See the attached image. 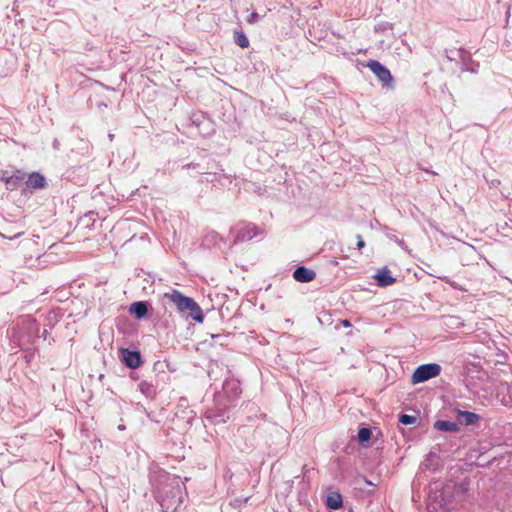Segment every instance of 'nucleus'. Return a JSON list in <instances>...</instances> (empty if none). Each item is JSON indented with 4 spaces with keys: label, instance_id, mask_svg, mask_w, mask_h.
<instances>
[{
    "label": "nucleus",
    "instance_id": "1",
    "mask_svg": "<svg viewBox=\"0 0 512 512\" xmlns=\"http://www.w3.org/2000/svg\"><path fill=\"white\" fill-rule=\"evenodd\" d=\"M164 297L169 299V301L176 306L179 312L188 313V315L198 323L203 322V311L194 299L183 295L178 290H172L171 293H165Z\"/></svg>",
    "mask_w": 512,
    "mask_h": 512
},
{
    "label": "nucleus",
    "instance_id": "2",
    "mask_svg": "<svg viewBox=\"0 0 512 512\" xmlns=\"http://www.w3.org/2000/svg\"><path fill=\"white\" fill-rule=\"evenodd\" d=\"M440 372L441 366L437 363L422 364L414 371L411 381L413 384L423 383L438 376Z\"/></svg>",
    "mask_w": 512,
    "mask_h": 512
},
{
    "label": "nucleus",
    "instance_id": "3",
    "mask_svg": "<svg viewBox=\"0 0 512 512\" xmlns=\"http://www.w3.org/2000/svg\"><path fill=\"white\" fill-rule=\"evenodd\" d=\"M232 233L234 234L233 243L236 244L238 242L249 241L260 232L255 224L242 222L236 225Z\"/></svg>",
    "mask_w": 512,
    "mask_h": 512
},
{
    "label": "nucleus",
    "instance_id": "4",
    "mask_svg": "<svg viewBox=\"0 0 512 512\" xmlns=\"http://www.w3.org/2000/svg\"><path fill=\"white\" fill-rule=\"evenodd\" d=\"M437 506L443 509H449V500L445 497L444 492L441 491V485L435 483L429 490L428 509L432 508V510L435 511Z\"/></svg>",
    "mask_w": 512,
    "mask_h": 512
},
{
    "label": "nucleus",
    "instance_id": "5",
    "mask_svg": "<svg viewBox=\"0 0 512 512\" xmlns=\"http://www.w3.org/2000/svg\"><path fill=\"white\" fill-rule=\"evenodd\" d=\"M382 83L383 87H391L393 77L390 71L377 60H369L366 65Z\"/></svg>",
    "mask_w": 512,
    "mask_h": 512
},
{
    "label": "nucleus",
    "instance_id": "6",
    "mask_svg": "<svg viewBox=\"0 0 512 512\" xmlns=\"http://www.w3.org/2000/svg\"><path fill=\"white\" fill-rule=\"evenodd\" d=\"M122 362L131 369H136L141 365V355L138 351H132L122 348L119 351Z\"/></svg>",
    "mask_w": 512,
    "mask_h": 512
},
{
    "label": "nucleus",
    "instance_id": "7",
    "mask_svg": "<svg viewBox=\"0 0 512 512\" xmlns=\"http://www.w3.org/2000/svg\"><path fill=\"white\" fill-rule=\"evenodd\" d=\"M293 277L298 282L308 283L316 278V272L305 266H298L293 272Z\"/></svg>",
    "mask_w": 512,
    "mask_h": 512
},
{
    "label": "nucleus",
    "instance_id": "8",
    "mask_svg": "<svg viewBox=\"0 0 512 512\" xmlns=\"http://www.w3.org/2000/svg\"><path fill=\"white\" fill-rule=\"evenodd\" d=\"M25 184L29 189H42L47 185L45 177L38 172L31 173Z\"/></svg>",
    "mask_w": 512,
    "mask_h": 512
},
{
    "label": "nucleus",
    "instance_id": "9",
    "mask_svg": "<svg viewBox=\"0 0 512 512\" xmlns=\"http://www.w3.org/2000/svg\"><path fill=\"white\" fill-rule=\"evenodd\" d=\"M375 279L377 280V284L380 287H386L392 285L396 282V278H394L388 269H382L375 275Z\"/></svg>",
    "mask_w": 512,
    "mask_h": 512
},
{
    "label": "nucleus",
    "instance_id": "10",
    "mask_svg": "<svg viewBox=\"0 0 512 512\" xmlns=\"http://www.w3.org/2000/svg\"><path fill=\"white\" fill-rule=\"evenodd\" d=\"M23 180L24 174L17 170L11 177H9V179L6 180L5 187L7 190L14 191L20 186Z\"/></svg>",
    "mask_w": 512,
    "mask_h": 512
},
{
    "label": "nucleus",
    "instance_id": "11",
    "mask_svg": "<svg viewBox=\"0 0 512 512\" xmlns=\"http://www.w3.org/2000/svg\"><path fill=\"white\" fill-rule=\"evenodd\" d=\"M131 314H134L136 318L141 319L148 313V303L147 302H135L131 304L129 309Z\"/></svg>",
    "mask_w": 512,
    "mask_h": 512
},
{
    "label": "nucleus",
    "instance_id": "12",
    "mask_svg": "<svg viewBox=\"0 0 512 512\" xmlns=\"http://www.w3.org/2000/svg\"><path fill=\"white\" fill-rule=\"evenodd\" d=\"M459 418L465 425H474L480 420V416L470 411H459Z\"/></svg>",
    "mask_w": 512,
    "mask_h": 512
},
{
    "label": "nucleus",
    "instance_id": "13",
    "mask_svg": "<svg viewBox=\"0 0 512 512\" xmlns=\"http://www.w3.org/2000/svg\"><path fill=\"white\" fill-rule=\"evenodd\" d=\"M435 429L445 432H454L458 430L457 423L453 421L438 420L434 424Z\"/></svg>",
    "mask_w": 512,
    "mask_h": 512
},
{
    "label": "nucleus",
    "instance_id": "14",
    "mask_svg": "<svg viewBox=\"0 0 512 512\" xmlns=\"http://www.w3.org/2000/svg\"><path fill=\"white\" fill-rule=\"evenodd\" d=\"M138 388L140 392L148 398H153L156 395V388L150 382L141 381Z\"/></svg>",
    "mask_w": 512,
    "mask_h": 512
},
{
    "label": "nucleus",
    "instance_id": "15",
    "mask_svg": "<svg viewBox=\"0 0 512 512\" xmlns=\"http://www.w3.org/2000/svg\"><path fill=\"white\" fill-rule=\"evenodd\" d=\"M326 504L330 509H339L342 506V496L339 493H331L327 497Z\"/></svg>",
    "mask_w": 512,
    "mask_h": 512
},
{
    "label": "nucleus",
    "instance_id": "16",
    "mask_svg": "<svg viewBox=\"0 0 512 512\" xmlns=\"http://www.w3.org/2000/svg\"><path fill=\"white\" fill-rule=\"evenodd\" d=\"M234 41L241 48H247L249 46V40L242 30H236L234 32Z\"/></svg>",
    "mask_w": 512,
    "mask_h": 512
},
{
    "label": "nucleus",
    "instance_id": "17",
    "mask_svg": "<svg viewBox=\"0 0 512 512\" xmlns=\"http://www.w3.org/2000/svg\"><path fill=\"white\" fill-rule=\"evenodd\" d=\"M399 422L404 425H412L417 422V417L408 414H401Z\"/></svg>",
    "mask_w": 512,
    "mask_h": 512
},
{
    "label": "nucleus",
    "instance_id": "18",
    "mask_svg": "<svg viewBox=\"0 0 512 512\" xmlns=\"http://www.w3.org/2000/svg\"><path fill=\"white\" fill-rule=\"evenodd\" d=\"M371 438V431L368 428H361L358 432V439L361 443L368 442Z\"/></svg>",
    "mask_w": 512,
    "mask_h": 512
},
{
    "label": "nucleus",
    "instance_id": "19",
    "mask_svg": "<svg viewBox=\"0 0 512 512\" xmlns=\"http://www.w3.org/2000/svg\"><path fill=\"white\" fill-rule=\"evenodd\" d=\"M441 280L445 281L446 283H448L452 288L454 289H458V290H464L457 282L455 281H452L451 279H449L448 277H439Z\"/></svg>",
    "mask_w": 512,
    "mask_h": 512
},
{
    "label": "nucleus",
    "instance_id": "20",
    "mask_svg": "<svg viewBox=\"0 0 512 512\" xmlns=\"http://www.w3.org/2000/svg\"><path fill=\"white\" fill-rule=\"evenodd\" d=\"M259 19V15L257 12H252L250 16L247 18V22L250 24L255 23Z\"/></svg>",
    "mask_w": 512,
    "mask_h": 512
},
{
    "label": "nucleus",
    "instance_id": "21",
    "mask_svg": "<svg viewBox=\"0 0 512 512\" xmlns=\"http://www.w3.org/2000/svg\"><path fill=\"white\" fill-rule=\"evenodd\" d=\"M356 238H357V244H356L357 248L359 250L364 248L365 247V242H364L363 238L361 237V235L357 234Z\"/></svg>",
    "mask_w": 512,
    "mask_h": 512
},
{
    "label": "nucleus",
    "instance_id": "22",
    "mask_svg": "<svg viewBox=\"0 0 512 512\" xmlns=\"http://www.w3.org/2000/svg\"><path fill=\"white\" fill-rule=\"evenodd\" d=\"M11 176L12 174H10L8 171H3L1 174V180L6 184V180Z\"/></svg>",
    "mask_w": 512,
    "mask_h": 512
},
{
    "label": "nucleus",
    "instance_id": "23",
    "mask_svg": "<svg viewBox=\"0 0 512 512\" xmlns=\"http://www.w3.org/2000/svg\"><path fill=\"white\" fill-rule=\"evenodd\" d=\"M341 324H342L344 327H350V326H351L350 321H349V320H347V319L341 320Z\"/></svg>",
    "mask_w": 512,
    "mask_h": 512
},
{
    "label": "nucleus",
    "instance_id": "24",
    "mask_svg": "<svg viewBox=\"0 0 512 512\" xmlns=\"http://www.w3.org/2000/svg\"><path fill=\"white\" fill-rule=\"evenodd\" d=\"M207 237H211V240L215 241L218 238V234L211 232Z\"/></svg>",
    "mask_w": 512,
    "mask_h": 512
},
{
    "label": "nucleus",
    "instance_id": "25",
    "mask_svg": "<svg viewBox=\"0 0 512 512\" xmlns=\"http://www.w3.org/2000/svg\"><path fill=\"white\" fill-rule=\"evenodd\" d=\"M230 385L236 386V382H234V381L226 382L224 384V389H227Z\"/></svg>",
    "mask_w": 512,
    "mask_h": 512
},
{
    "label": "nucleus",
    "instance_id": "26",
    "mask_svg": "<svg viewBox=\"0 0 512 512\" xmlns=\"http://www.w3.org/2000/svg\"><path fill=\"white\" fill-rule=\"evenodd\" d=\"M197 166H198V164L189 163L185 167H187V168H196Z\"/></svg>",
    "mask_w": 512,
    "mask_h": 512
}]
</instances>
